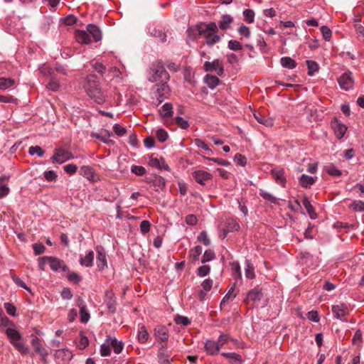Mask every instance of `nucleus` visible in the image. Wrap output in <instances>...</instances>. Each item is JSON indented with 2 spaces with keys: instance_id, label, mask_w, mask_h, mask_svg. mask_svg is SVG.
<instances>
[{
  "instance_id": "1",
  "label": "nucleus",
  "mask_w": 364,
  "mask_h": 364,
  "mask_svg": "<svg viewBox=\"0 0 364 364\" xmlns=\"http://www.w3.org/2000/svg\"><path fill=\"white\" fill-rule=\"evenodd\" d=\"M83 88L87 95L99 105L103 104L106 96L101 89L100 82L95 74L87 75L85 77Z\"/></svg>"
},
{
  "instance_id": "2",
  "label": "nucleus",
  "mask_w": 364,
  "mask_h": 364,
  "mask_svg": "<svg viewBox=\"0 0 364 364\" xmlns=\"http://www.w3.org/2000/svg\"><path fill=\"white\" fill-rule=\"evenodd\" d=\"M87 31L82 30H76L75 38L77 43L81 44H89L91 42L90 35L95 42L102 40V31L98 26L95 24H88L86 27Z\"/></svg>"
},
{
  "instance_id": "3",
  "label": "nucleus",
  "mask_w": 364,
  "mask_h": 364,
  "mask_svg": "<svg viewBox=\"0 0 364 364\" xmlns=\"http://www.w3.org/2000/svg\"><path fill=\"white\" fill-rule=\"evenodd\" d=\"M6 334L11 345L21 354L26 355L29 348L22 341V336L18 331L15 328H8Z\"/></svg>"
},
{
  "instance_id": "4",
  "label": "nucleus",
  "mask_w": 364,
  "mask_h": 364,
  "mask_svg": "<svg viewBox=\"0 0 364 364\" xmlns=\"http://www.w3.org/2000/svg\"><path fill=\"white\" fill-rule=\"evenodd\" d=\"M169 80L170 75L161 61H159L152 65L150 70V76L149 77L150 82H154L159 81V82H162L163 81Z\"/></svg>"
},
{
  "instance_id": "5",
  "label": "nucleus",
  "mask_w": 364,
  "mask_h": 364,
  "mask_svg": "<svg viewBox=\"0 0 364 364\" xmlns=\"http://www.w3.org/2000/svg\"><path fill=\"white\" fill-rule=\"evenodd\" d=\"M168 81L169 80H165L162 82H157L154 86L155 91L154 92V97H153V98H156V106H159L165 99L168 98V95L171 92V89L168 85Z\"/></svg>"
},
{
  "instance_id": "6",
  "label": "nucleus",
  "mask_w": 364,
  "mask_h": 364,
  "mask_svg": "<svg viewBox=\"0 0 364 364\" xmlns=\"http://www.w3.org/2000/svg\"><path fill=\"white\" fill-rule=\"evenodd\" d=\"M338 82L341 89L344 90H349L353 88L354 80L353 78V73L350 70H347L338 78Z\"/></svg>"
},
{
  "instance_id": "7",
  "label": "nucleus",
  "mask_w": 364,
  "mask_h": 364,
  "mask_svg": "<svg viewBox=\"0 0 364 364\" xmlns=\"http://www.w3.org/2000/svg\"><path fill=\"white\" fill-rule=\"evenodd\" d=\"M73 157V156L70 151L62 148H58L55 149L54 154L50 159L53 163H58L60 164Z\"/></svg>"
},
{
  "instance_id": "8",
  "label": "nucleus",
  "mask_w": 364,
  "mask_h": 364,
  "mask_svg": "<svg viewBox=\"0 0 364 364\" xmlns=\"http://www.w3.org/2000/svg\"><path fill=\"white\" fill-rule=\"evenodd\" d=\"M203 69L206 72L215 71L218 76H223L224 74L223 65L218 59H215L213 62L205 61Z\"/></svg>"
},
{
  "instance_id": "9",
  "label": "nucleus",
  "mask_w": 364,
  "mask_h": 364,
  "mask_svg": "<svg viewBox=\"0 0 364 364\" xmlns=\"http://www.w3.org/2000/svg\"><path fill=\"white\" fill-rule=\"evenodd\" d=\"M55 359L62 364H68L73 358V354L68 348H60L55 350Z\"/></svg>"
},
{
  "instance_id": "10",
  "label": "nucleus",
  "mask_w": 364,
  "mask_h": 364,
  "mask_svg": "<svg viewBox=\"0 0 364 364\" xmlns=\"http://www.w3.org/2000/svg\"><path fill=\"white\" fill-rule=\"evenodd\" d=\"M192 176L198 183L202 186H205L207 181H211L213 178L211 173L203 170L193 171Z\"/></svg>"
},
{
  "instance_id": "11",
  "label": "nucleus",
  "mask_w": 364,
  "mask_h": 364,
  "mask_svg": "<svg viewBox=\"0 0 364 364\" xmlns=\"http://www.w3.org/2000/svg\"><path fill=\"white\" fill-rule=\"evenodd\" d=\"M198 31L200 36L207 37L208 35L212 33H217L218 31V26L215 23L210 22L209 23H203L198 26Z\"/></svg>"
},
{
  "instance_id": "12",
  "label": "nucleus",
  "mask_w": 364,
  "mask_h": 364,
  "mask_svg": "<svg viewBox=\"0 0 364 364\" xmlns=\"http://www.w3.org/2000/svg\"><path fill=\"white\" fill-rule=\"evenodd\" d=\"M220 344L213 339H208L204 343V349L209 355H216L220 350Z\"/></svg>"
},
{
  "instance_id": "13",
  "label": "nucleus",
  "mask_w": 364,
  "mask_h": 364,
  "mask_svg": "<svg viewBox=\"0 0 364 364\" xmlns=\"http://www.w3.org/2000/svg\"><path fill=\"white\" fill-rule=\"evenodd\" d=\"M48 259V264L52 270L55 272L60 270L65 272L68 269V266L65 264L63 260L52 256H50Z\"/></svg>"
},
{
  "instance_id": "14",
  "label": "nucleus",
  "mask_w": 364,
  "mask_h": 364,
  "mask_svg": "<svg viewBox=\"0 0 364 364\" xmlns=\"http://www.w3.org/2000/svg\"><path fill=\"white\" fill-rule=\"evenodd\" d=\"M154 336L158 341L166 343L168 340V330L165 326L158 325L154 328Z\"/></svg>"
},
{
  "instance_id": "15",
  "label": "nucleus",
  "mask_w": 364,
  "mask_h": 364,
  "mask_svg": "<svg viewBox=\"0 0 364 364\" xmlns=\"http://www.w3.org/2000/svg\"><path fill=\"white\" fill-rule=\"evenodd\" d=\"M271 175L277 184L285 187L287 179L284 175V170L282 168H275L271 171Z\"/></svg>"
},
{
  "instance_id": "16",
  "label": "nucleus",
  "mask_w": 364,
  "mask_h": 364,
  "mask_svg": "<svg viewBox=\"0 0 364 364\" xmlns=\"http://www.w3.org/2000/svg\"><path fill=\"white\" fill-rule=\"evenodd\" d=\"M105 301L109 311L112 314L114 313L116 311L117 301L114 294L112 290L106 291Z\"/></svg>"
},
{
  "instance_id": "17",
  "label": "nucleus",
  "mask_w": 364,
  "mask_h": 364,
  "mask_svg": "<svg viewBox=\"0 0 364 364\" xmlns=\"http://www.w3.org/2000/svg\"><path fill=\"white\" fill-rule=\"evenodd\" d=\"M332 311L334 314V316L338 319H341L349 313L348 306L344 304L333 305L332 306Z\"/></svg>"
},
{
  "instance_id": "18",
  "label": "nucleus",
  "mask_w": 364,
  "mask_h": 364,
  "mask_svg": "<svg viewBox=\"0 0 364 364\" xmlns=\"http://www.w3.org/2000/svg\"><path fill=\"white\" fill-rule=\"evenodd\" d=\"M97 252V262L100 270H102L107 267V258L104 248L102 246H97L96 248Z\"/></svg>"
},
{
  "instance_id": "19",
  "label": "nucleus",
  "mask_w": 364,
  "mask_h": 364,
  "mask_svg": "<svg viewBox=\"0 0 364 364\" xmlns=\"http://www.w3.org/2000/svg\"><path fill=\"white\" fill-rule=\"evenodd\" d=\"M331 126L333 129L336 136L339 139L343 138L347 130V127L337 120L332 122Z\"/></svg>"
},
{
  "instance_id": "20",
  "label": "nucleus",
  "mask_w": 364,
  "mask_h": 364,
  "mask_svg": "<svg viewBox=\"0 0 364 364\" xmlns=\"http://www.w3.org/2000/svg\"><path fill=\"white\" fill-rule=\"evenodd\" d=\"M80 174L90 181H96V176L92 167L90 166H82L80 169Z\"/></svg>"
},
{
  "instance_id": "21",
  "label": "nucleus",
  "mask_w": 364,
  "mask_h": 364,
  "mask_svg": "<svg viewBox=\"0 0 364 364\" xmlns=\"http://www.w3.org/2000/svg\"><path fill=\"white\" fill-rule=\"evenodd\" d=\"M106 342L112 347L113 350L116 354H119L122 351L124 343L122 341H117L115 338L107 336Z\"/></svg>"
},
{
  "instance_id": "22",
  "label": "nucleus",
  "mask_w": 364,
  "mask_h": 364,
  "mask_svg": "<svg viewBox=\"0 0 364 364\" xmlns=\"http://www.w3.org/2000/svg\"><path fill=\"white\" fill-rule=\"evenodd\" d=\"M263 297L262 289L254 288L248 291L246 300H251L254 303L260 301Z\"/></svg>"
},
{
  "instance_id": "23",
  "label": "nucleus",
  "mask_w": 364,
  "mask_h": 364,
  "mask_svg": "<svg viewBox=\"0 0 364 364\" xmlns=\"http://www.w3.org/2000/svg\"><path fill=\"white\" fill-rule=\"evenodd\" d=\"M31 346L36 353L42 354L43 355L46 354V349L43 346L41 339L37 336H33Z\"/></svg>"
},
{
  "instance_id": "24",
  "label": "nucleus",
  "mask_w": 364,
  "mask_h": 364,
  "mask_svg": "<svg viewBox=\"0 0 364 364\" xmlns=\"http://www.w3.org/2000/svg\"><path fill=\"white\" fill-rule=\"evenodd\" d=\"M78 306L80 308V321L83 323H86L89 321L90 316L88 311L87 310L85 305L83 304L82 300H80L78 301Z\"/></svg>"
},
{
  "instance_id": "25",
  "label": "nucleus",
  "mask_w": 364,
  "mask_h": 364,
  "mask_svg": "<svg viewBox=\"0 0 364 364\" xmlns=\"http://www.w3.org/2000/svg\"><path fill=\"white\" fill-rule=\"evenodd\" d=\"M10 177L9 176H0V198H2L6 196L9 192V188L6 184L4 183L6 181H9Z\"/></svg>"
},
{
  "instance_id": "26",
  "label": "nucleus",
  "mask_w": 364,
  "mask_h": 364,
  "mask_svg": "<svg viewBox=\"0 0 364 364\" xmlns=\"http://www.w3.org/2000/svg\"><path fill=\"white\" fill-rule=\"evenodd\" d=\"M149 164L151 166H153V167H156V168H158L159 169H164V170H166V171H168L169 170V166L166 163V161H164V159H161V160H159V159L157 158H153L151 157L150 159V161L149 162Z\"/></svg>"
},
{
  "instance_id": "27",
  "label": "nucleus",
  "mask_w": 364,
  "mask_h": 364,
  "mask_svg": "<svg viewBox=\"0 0 364 364\" xmlns=\"http://www.w3.org/2000/svg\"><path fill=\"white\" fill-rule=\"evenodd\" d=\"M205 83L210 89H214L220 82V80L215 75L207 74L204 77Z\"/></svg>"
},
{
  "instance_id": "28",
  "label": "nucleus",
  "mask_w": 364,
  "mask_h": 364,
  "mask_svg": "<svg viewBox=\"0 0 364 364\" xmlns=\"http://www.w3.org/2000/svg\"><path fill=\"white\" fill-rule=\"evenodd\" d=\"M165 346L162 345L160 351L158 353V358L159 364H172V360L170 359V355L165 353Z\"/></svg>"
},
{
  "instance_id": "29",
  "label": "nucleus",
  "mask_w": 364,
  "mask_h": 364,
  "mask_svg": "<svg viewBox=\"0 0 364 364\" xmlns=\"http://www.w3.org/2000/svg\"><path fill=\"white\" fill-rule=\"evenodd\" d=\"M221 355L230 359V364H242V356L236 353H222Z\"/></svg>"
},
{
  "instance_id": "30",
  "label": "nucleus",
  "mask_w": 364,
  "mask_h": 364,
  "mask_svg": "<svg viewBox=\"0 0 364 364\" xmlns=\"http://www.w3.org/2000/svg\"><path fill=\"white\" fill-rule=\"evenodd\" d=\"M302 204L306 208L308 214L309 215L311 219H316L317 217V214L315 212L314 208L311 205L310 200L307 197H304L302 200Z\"/></svg>"
},
{
  "instance_id": "31",
  "label": "nucleus",
  "mask_w": 364,
  "mask_h": 364,
  "mask_svg": "<svg viewBox=\"0 0 364 364\" xmlns=\"http://www.w3.org/2000/svg\"><path fill=\"white\" fill-rule=\"evenodd\" d=\"M202 253V247L200 245H197L190 250L189 262L195 263L198 261L199 257Z\"/></svg>"
},
{
  "instance_id": "32",
  "label": "nucleus",
  "mask_w": 364,
  "mask_h": 364,
  "mask_svg": "<svg viewBox=\"0 0 364 364\" xmlns=\"http://www.w3.org/2000/svg\"><path fill=\"white\" fill-rule=\"evenodd\" d=\"M314 183L315 179L312 176L302 174L299 178L300 185L305 188H310V186L313 185Z\"/></svg>"
},
{
  "instance_id": "33",
  "label": "nucleus",
  "mask_w": 364,
  "mask_h": 364,
  "mask_svg": "<svg viewBox=\"0 0 364 364\" xmlns=\"http://www.w3.org/2000/svg\"><path fill=\"white\" fill-rule=\"evenodd\" d=\"M137 338L140 343H145L148 341L149 334L145 326L142 325L139 327Z\"/></svg>"
},
{
  "instance_id": "34",
  "label": "nucleus",
  "mask_w": 364,
  "mask_h": 364,
  "mask_svg": "<svg viewBox=\"0 0 364 364\" xmlns=\"http://www.w3.org/2000/svg\"><path fill=\"white\" fill-rule=\"evenodd\" d=\"M94 252L89 251L83 258H80V263L82 266L92 267L93 265Z\"/></svg>"
},
{
  "instance_id": "35",
  "label": "nucleus",
  "mask_w": 364,
  "mask_h": 364,
  "mask_svg": "<svg viewBox=\"0 0 364 364\" xmlns=\"http://www.w3.org/2000/svg\"><path fill=\"white\" fill-rule=\"evenodd\" d=\"M16 82L10 77H0V90H5L11 88L15 85Z\"/></svg>"
},
{
  "instance_id": "36",
  "label": "nucleus",
  "mask_w": 364,
  "mask_h": 364,
  "mask_svg": "<svg viewBox=\"0 0 364 364\" xmlns=\"http://www.w3.org/2000/svg\"><path fill=\"white\" fill-rule=\"evenodd\" d=\"M255 119L259 123L266 127H272L273 119L271 118H266L264 116L262 115L259 113L254 114Z\"/></svg>"
},
{
  "instance_id": "37",
  "label": "nucleus",
  "mask_w": 364,
  "mask_h": 364,
  "mask_svg": "<svg viewBox=\"0 0 364 364\" xmlns=\"http://www.w3.org/2000/svg\"><path fill=\"white\" fill-rule=\"evenodd\" d=\"M225 228L227 232L236 231L240 229V225L236 220L229 218L225 222Z\"/></svg>"
},
{
  "instance_id": "38",
  "label": "nucleus",
  "mask_w": 364,
  "mask_h": 364,
  "mask_svg": "<svg viewBox=\"0 0 364 364\" xmlns=\"http://www.w3.org/2000/svg\"><path fill=\"white\" fill-rule=\"evenodd\" d=\"M281 64L284 68L294 69L297 65L296 62L290 57H283L280 60Z\"/></svg>"
},
{
  "instance_id": "39",
  "label": "nucleus",
  "mask_w": 364,
  "mask_h": 364,
  "mask_svg": "<svg viewBox=\"0 0 364 364\" xmlns=\"http://www.w3.org/2000/svg\"><path fill=\"white\" fill-rule=\"evenodd\" d=\"M306 63L307 68H308L307 73L309 76L314 75L315 73L318 71L319 65L316 61L311 60H306Z\"/></svg>"
},
{
  "instance_id": "40",
  "label": "nucleus",
  "mask_w": 364,
  "mask_h": 364,
  "mask_svg": "<svg viewBox=\"0 0 364 364\" xmlns=\"http://www.w3.org/2000/svg\"><path fill=\"white\" fill-rule=\"evenodd\" d=\"M162 112L161 115L164 118H168L173 116V105L171 103L166 102L162 106Z\"/></svg>"
},
{
  "instance_id": "41",
  "label": "nucleus",
  "mask_w": 364,
  "mask_h": 364,
  "mask_svg": "<svg viewBox=\"0 0 364 364\" xmlns=\"http://www.w3.org/2000/svg\"><path fill=\"white\" fill-rule=\"evenodd\" d=\"M232 18L229 15H223L219 22V27L223 30H226L230 27V24L232 22Z\"/></svg>"
},
{
  "instance_id": "42",
  "label": "nucleus",
  "mask_w": 364,
  "mask_h": 364,
  "mask_svg": "<svg viewBox=\"0 0 364 364\" xmlns=\"http://www.w3.org/2000/svg\"><path fill=\"white\" fill-rule=\"evenodd\" d=\"M235 287H231L225 296L223 297V300L220 302V307L225 306L227 304L229 303L230 301H232L234 298H235L236 294H234Z\"/></svg>"
},
{
  "instance_id": "43",
  "label": "nucleus",
  "mask_w": 364,
  "mask_h": 364,
  "mask_svg": "<svg viewBox=\"0 0 364 364\" xmlns=\"http://www.w3.org/2000/svg\"><path fill=\"white\" fill-rule=\"evenodd\" d=\"M325 168L326 173L331 176L339 177L342 175V171L332 164L326 166Z\"/></svg>"
},
{
  "instance_id": "44",
  "label": "nucleus",
  "mask_w": 364,
  "mask_h": 364,
  "mask_svg": "<svg viewBox=\"0 0 364 364\" xmlns=\"http://www.w3.org/2000/svg\"><path fill=\"white\" fill-rule=\"evenodd\" d=\"M259 196L265 200L276 204L277 203V198L274 197L273 195H272L269 193H267V191L260 189L259 192Z\"/></svg>"
},
{
  "instance_id": "45",
  "label": "nucleus",
  "mask_w": 364,
  "mask_h": 364,
  "mask_svg": "<svg viewBox=\"0 0 364 364\" xmlns=\"http://www.w3.org/2000/svg\"><path fill=\"white\" fill-rule=\"evenodd\" d=\"M245 277L250 279L255 277V268L249 260L246 261Z\"/></svg>"
},
{
  "instance_id": "46",
  "label": "nucleus",
  "mask_w": 364,
  "mask_h": 364,
  "mask_svg": "<svg viewBox=\"0 0 364 364\" xmlns=\"http://www.w3.org/2000/svg\"><path fill=\"white\" fill-rule=\"evenodd\" d=\"M215 258V252L213 250H206L202 257L201 262L205 263Z\"/></svg>"
},
{
  "instance_id": "47",
  "label": "nucleus",
  "mask_w": 364,
  "mask_h": 364,
  "mask_svg": "<svg viewBox=\"0 0 364 364\" xmlns=\"http://www.w3.org/2000/svg\"><path fill=\"white\" fill-rule=\"evenodd\" d=\"M216 33H212L211 34H209L205 38V43L209 46H211L218 42L220 41V36L215 34Z\"/></svg>"
},
{
  "instance_id": "48",
  "label": "nucleus",
  "mask_w": 364,
  "mask_h": 364,
  "mask_svg": "<svg viewBox=\"0 0 364 364\" xmlns=\"http://www.w3.org/2000/svg\"><path fill=\"white\" fill-rule=\"evenodd\" d=\"M147 182H153L154 186H157L159 187H164L165 186V181L164 178L159 176H154V179L151 178H146Z\"/></svg>"
},
{
  "instance_id": "49",
  "label": "nucleus",
  "mask_w": 364,
  "mask_h": 364,
  "mask_svg": "<svg viewBox=\"0 0 364 364\" xmlns=\"http://www.w3.org/2000/svg\"><path fill=\"white\" fill-rule=\"evenodd\" d=\"M174 321L178 325H181L183 326H187L191 323L190 319L183 316H181L177 314L174 318Z\"/></svg>"
},
{
  "instance_id": "50",
  "label": "nucleus",
  "mask_w": 364,
  "mask_h": 364,
  "mask_svg": "<svg viewBox=\"0 0 364 364\" xmlns=\"http://www.w3.org/2000/svg\"><path fill=\"white\" fill-rule=\"evenodd\" d=\"M244 20L248 23L254 22L255 12L253 10L247 9L243 11Z\"/></svg>"
},
{
  "instance_id": "51",
  "label": "nucleus",
  "mask_w": 364,
  "mask_h": 364,
  "mask_svg": "<svg viewBox=\"0 0 364 364\" xmlns=\"http://www.w3.org/2000/svg\"><path fill=\"white\" fill-rule=\"evenodd\" d=\"M80 339L77 344V347L79 349H85L89 345V340L87 336L83 334L82 331L80 332Z\"/></svg>"
},
{
  "instance_id": "52",
  "label": "nucleus",
  "mask_w": 364,
  "mask_h": 364,
  "mask_svg": "<svg viewBox=\"0 0 364 364\" xmlns=\"http://www.w3.org/2000/svg\"><path fill=\"white\" fill-rule=\"evenodd\" d=\"M28 153L30 155L37 154L38 156L42 157L44 155L45 151L39 146H32L29 148Z\"/></svg>"
},
{
  "instance_id": "53",
  "label": "nucleus",
  "mask_w": 364,
  "mask_h": 364,
  "mask_svg": "<svg viewBox=\"0 0 364 364\" xmlns=\"http://www.w3.org/2000/svg\"><path fill=\"white\" fill-rule=\"evenodd\" d=\"M323 38L325 41H329L331 38L332 31L326 26H322L320 28Z\"/></svg>"
},
{
  "instance_id": "54",
  "label": "nucleus",
  "mask_w": 364,
  "mask_h": 364,
  "mask_svg": "<svg viewBox=\"0 0 364 364\" xmlns=\"http://www.w3.org/2000/svg\"><path fill=\"white\" fill-rule=\"evenodd\" d=\"M210 272V265L205 264V265H202L198 268L197 274L200 277H205L208 274H209Z\"/></svg>"
},
{
  "instance_id": "55",
  "label": "nucleus",
  "mask_w": 364,
  "mask_h": 364,
  "mask_svg": "<svg viewBox=\"0 0 364 364\" xmlns=\"http://www.w3.org/2000/svg\"><path fill=\"white\" fill-rule=\"evenodd\" d=\"M354 211H364V201L354 200L349 206Z\"/></svg>"
},
{
  "instance_id": "56",
  "label": "nucleus",
  "mask_w": 364,
  "mask_h": 364,
  "mask_svg": "<svg viewBox=\"0 0 364 364\" xmlns=\"http://www.w3.org/2000/svg\"><path fill=\"white\" fill-rule=\"evenodd\" d=\"M131 171L136 176H142L146 173V168L141 166L133 165Z\"/></svg>"
},
{
  "instance_id": "57",
  "label": "nucleus",
  "mask_w": 364,
  "mask_h": 364,
  "mask_svg": "<svg viewBox=\"0 0 364 364\" xmlns=\"http://www.w3.org/2000/svg\"><path fill=\"white\" fill-rule=\"evenodd\" d=\"M11 279L13 282L18 286L26 289L28 291H31V289L24 282H23L18 276L16 274L11 275Z\"/></svg>"
},
{
  "instance_id": "58",
  "label": "nucleus",
  "mask_w": 364,
  "mask_h": 364,
  "mask_svg": "<svg viewBox=\"0 0 364 364\" xmlns=\"http://www.w3.org/2000/svg\"><path fill=\"white\" fill-rule=\"evenodd\" d=\"M362 342H363L362 331H360V329H358L355 331V333L353 337L352 343H353V344H355V345L358 344L359 346H360Z\"/></svg>"
},
{
  "instance_id": "59",
  "label": "nucleus",
  "mask_w": 364,
  "mask_h": 364,
  "mask_svg": "<svg viewBox=\"0 0 364 364\" xmlns=\"http://www.w3.org/2000/svg\"><path fill=\"white\" fill-rule=\"evenodd\" d=\"M198 241L203 243L205 246H208L210 244V239L208 237L205 231H202L198 236Z\"/></svg>"
},
{
  "instance_id": "60",
  "label": "nucleus",
  "mask_w": 364,
  "mask_h": 364,
  "mask_svg": "<svg viewBox=\"0 0 364 364\" xmlns=\"http://www.w3.org/2000/svg\"><path fill=\"white\" fill-rule=\"evenodd\" d=\"M228 48L233 51H237L242 50V46L239 41L230 40L228 41Z\"/></svg>"
},
{
  "instance_id": "61",
  "label": "nucleus",
  "mask_w": 364,
  "mask_h": 364,
  "mask_svg": "<svg viewBox=\"0 0 364 364\" xmlns=\"http://www.w3.org/2000/svg\"><path fill=\"white\" fill-rule=\"evenodd\" d=\"M168 133L164 129H159L156 131V138L160 142H164L168 139Z\"/></svg>"
},
{
  "instance_id": "62",
  "label": "nucleus",
  "mask_w": 364,
  "mask_h": 364,
  "mask_svg": "<svg viewBox=\"0 0 364 364\" xmlns=\"http://www.w3.org/2000/svg\"><path fill=\"white\" fill-rule=\"evenodd\" d=\"M232 338L228 333H221L218 339V342L220 344V348L226 344L228 341H232Z\"/></svg>"
},
{
  "instance_id": "63",
  "label": "nucleus",
  "mask_w": 364,
  "mask_h": 364,
  "mask_svg": "<svg viewBox=\"0 0 364 364\" xmlns=\"http://www.w3.org/2000/svg\"><path fill=\"white\" fill-rule=\"evenodd\" d=\"M4 308L6 309V311L8 314L15 316H16V306L12 304L11 303L6 302L4 304Z\"/></svg>"
},
{
  "instance_id": "64",
  "label": "nucleus",
  "mask_w": 364,
  "mask_h": 364,
  "mask_svg": "<svg viewBox=\"0 0 364 364\" xmlns=\"http://www.w3.org/2000/svg\"><path fill=\"white\" fill-rule=\"evenodd\" d=\"M234 161L242 166H245L247 164V159L241 154H236L234 156Z\"/></svg>"
}]
</instances>
